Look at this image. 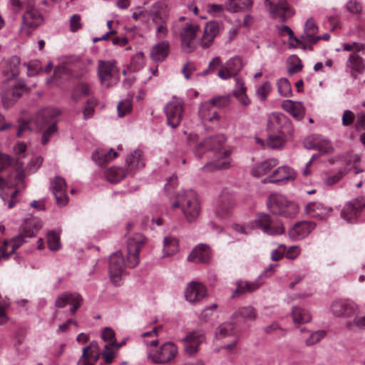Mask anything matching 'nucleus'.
<instances>
[{"instance_id": "1", "label": "nucleus", "mask_w": 365, "mask_h": 365, "mask_svg": "<svg viewBox=\"0 0 365 365\" xmlns=\"http://www.w3.org/2000/svg\"><path fill=\"white\" fill-rule=\"evenodd\" d=\"M226 141L224 135H217L205 138L197 144L195 148V155L200 158L204 152L208 150H217L215 160L213 162L207 163L202 169L207 171H214L227 168L230 163V151L228 150H221L223 143Z\"/></svg>"}, {"instance_id": "2", "label": "nucleus", "mask_w": 365, "mask_h": 365, "mask_svg": "<svg viewBox=\"0 0 365 365\" xmlns=\"http://www.w3.org/2000/svg\"><path fill=\"white\" fill-rule=\"evenodd\" d=\"M172 208L180 207L185 217L189 222H194L200 215V205L197 193L192 190H182L177 194L176 201Z\"/></svg>"}, {"instance_id": "3", "label": "nucleus", "mask_w": 365, "mask_h": 365, "mask_svg": "<svg viewBox=\"0 0 365 365\" xmlns=\"http://www.w3.org/2000/svg\"><path fill=\"white\" fill-rule=\"evenodd\" d=\"M267 205L270 212L287 218H293L299 212L298 205L293 201H289L281 194H272L269 195Z\"/></svg>"}, {"instance_id": "4", "label": "nucleus", "mask_w": 365, "mask_h": 365, "mask_svg": "<svg viewBox=\"0 0 365 365\" xmlns=\"http://www.w3.org/2000/svg\"><path fill=\"white\" fill-rule=\"evenodd\" d=\"M29 88L23 80H17L14 83L4 84L0 91L1 103L4 108H11Z\"/></svg>"}, {"instance_id": "5", "label": "nucleus", "mask_w": 365, "mask_h": 365, "mask_svg": "<svg viewBox=\"0 0 365 365\" xmlns=\"http://www.w3.org/2000/svg\"><path fill=\"white\" fill-rule=\"evenodd\" d=\"M200 29L197 24L186 22L178 31L181 39L182 49L186 53H192L197 46V36Z\"/></svg>"}, {"instance_id": "6", "label": "nucleus", "mask_w": 365, "mask_h": 365, "mask_svg": "<svg viewBox=\"0 0 365 365\" xmlns=\"http://www.w3.org/2000/svg\"><path fill=\"white\" fill-rule=\"evenodd\" d=\"M98 76L101 84L107 88L118 81L119 71L115 60L98 61Z\"/></svg>"}, {"instance_id": "7", "label": "nucleus", "mask_w": 365, "mask_h": 365, "mask_svg": "<svg viewBox=\"0 0 365 365\" xmlns=\"http://www.w3.org/2000/svg\"><path fill=\"white\" fill-rule=\"evenodd\" d=\"M267 129L270 132L278 133L283 135H291L293 128L290 119L279 112L270 113L267 118Z\"/></svg>"}, {"instance_id": "8", "label": "nucleus", "mask_w": 365, "mask_h": 365, "mask_svg": "<svg viewBox=\"0 0 365 365\" xmlns=\"http://www.w3.org/2000/svg\"><path fill=\"white\" fill-rule=\"evenodd\" d=\"M255 224L264 234L269 235H282L285 232L282 223L267 213H259L255 218Z\"/></svg>"}, {"instance_id": "9", "label": "nucleus", "mask_w": 365, "mask_h": 365, "mask_svg": "<svg viewBox=\"0 0 365 365\" xmlns=\"http://www.w3.org/2000/svg\"><path fill=\"white\" fill-rule=\"evenodd\" d=\"M145 242L144 237L140 234H136L133 238L128 240L127 245V258L125 261V267L129 268L135 267L139 262V253Z\"/></svg>"}, {"instance_id": "10", "label": "nucleus", "mask_w": 365, "mask_h": 365, "mask_svg": "<svg viewBox=\"0 0 365 365\" xmlns=\"http://www.w3.org/2000/svg\"><path fill=\"white\" fill-rule=\"evenodd\" d=\"M269 6V12L274 19L285 22L294 14V10L288 5L286 0H265Z\"/></svg>"}, {"instance_id": "11", "label": "nucleus", "mask_w": 365, "mask_h": 365, "mask_svg": "<svg viewBox=\"0 0 365 365\" xmlns=\"http://www.w3.org/2000/svg\"><path fill=\"white\" fill-rule=\"evenodd\" d=\"M40 227V225H36L35 230H32L31 231L29 230L28 228H26L24 234L16 236L10 242L4 241L1 248L2 257L8 259V257L25 242V237H31L35 236Z\"/></svg>"}, {"instance_id": "12", "label": "nucleus", "mask_w": 365, "mask_h": 365, "mask_svg": "<svg viewBox=\"0 0 365 365\" xmlns=\"http://www.w3.org/2000/svg\"><path fill=\"white\" fill-rule=\"evenodd\" d=\"M165 112L167 116L168 124L173 128H177L181 122L183 113L182 99L173 97L166 104Z\"/></svg>"}, {"instance_id": "13", "label": "nucleus", "mask_w": 365, "mask_h": 365, "mask_svg": "<svg viewBox=\"0 0 365 365\" xmlns=\"http://www.w3.org/2000/svg\"><path fill=\"white\" fill-rule=\"evenodd\" d=\"M108 269L112 283L115 286L120 285L125 271V259L121 252L118 251L110 255Z\"/></svg>"}, {"instance_id": "14", "label": "nucleus", "mask_w": 365, "mask_h": 365, "mask_svg": "<svg viewBox=\"0 0 365 365\" xmlns=\"http://www.w3.org/2000/svg\"><path fill=\"white\" fill-rule=\"evenodd\" d=\"M43 22L44 19L42 14L34 6H28L22 16L21 32L29 35L30 31L27 30L28 29H36Z\"/></svg>"}, {"instance_id": "15", "label": "nucleus", "mask_w": 365, "mask_h": 365, "mask_svg": "<svg viewBox=\"0 0 365 365\" xmlns=\"http://www.w3.org/2000/svg\"><path fill=\"white\" fill-rule=\"evenodd\" d=\"M60 114V111L55 108H46L38 115V120H41L45 123H49L47 118H50L51 125L43 132L41 138V143L46 145L50 140L51 137L57 131L56 122L53 119Z\"/></svg>"}, {"instance_id": "16", "label": "nucleus", "mask_w": 365, "mask_h": 365, "mask_svg": "<svg viewBox=\"0 0 365 365\" xmlns=\"http://www.w3.org/2000/svg\"><path fill=\"white\" fill-rule=\"evenodd\" d=\"M177 354L176 345L173 342H166L154 354H150L149 358L156 364H167L173 361Z\"/></svg>"}, {"instance_id": "17", "label": "nucleus", "mask_w": 365, "mask_h": 365, "mask_svg": "<svg viewBox=\"0 0 365 365\" xmlns=\"http://www.w3.org/2000/svg\"><path fill=\"white\" fill-rule=\"evenodd\" d=\"M205 340V335L203 331L197 330L189 332L182 339L185 344V352L191 356L198 351L199 346Z\"/></svg>"}, {"instance_id": "18", "label": "nucleus", "mask_w": 365, "mask_h": 365, "mask_svg": "<svg viewBox=\"0 0 365 365\" xmlns=\"http://www.w3.org/2000/svg\"><path fill=\"white\" fill-rule=\"evenodd\" d=\"M82 302L83 299L78 294L63 292L56 298L55 306L57 308L62 309L67 305H71L70 312L71 314H74L81 307Z\"/></svg>"}, {"instance_id": "19", "label": "nucleus", "mask_w": 365, "mask_h": 365, "mask_svg": "<svg viewBox=\"0 0 365 365\" xmlns=\"http://www.w3.org/2000/svg\"><path fill=\"white\" fill-rule=\"evenodd\" d=\"M50 187L58 205L65 206L68 203V200L66 195V183L65 180L60 176L56 177L51 180Z\"/></svg>"}, {"instance_id": "20", "label": "nucleus", "mask_w": 365, "mask_h": 365, "mask_svg": "<svg viewBox=\"0 0 365 365\" xmlns=\"http://www.w3.org/2000/svg\"><path fill=\"white\" fill-rule=\"evenodd\" d=\"M207 289L200 282H190L185 291V299L190 303H196L205 297Z\"/></svg>"}, {"instance_id": "21", "label": "nucleus", "mask_w": 365, "mask_h": 365, "mask_svg": "<svg viewBox=\"0 0 365 365\" xmlns=\"http://www.w3.org/2000/svg\"><path fill=\"white\" fill-rule=\"evenodd\" d=\"M296 173L291 168L284 165L277 168L270 175L267 176L264 182L276 183L284 180H294Z\"/></svg>"}, {"instance_id": "22", "label": "nucleus", "mask_w": 365, "mask_h": 365, "mask_svg": "<svg viewBox=\"0 0 365 365\" xmlns=\"http://www.w3.org/2000/svg\"><path fill=\"white\" fill-rule=\"evenodd\" d=\"M333 314L336 317H350L355 314L356 306L345 300L335 301L331 306Z\"/></svg>"}, {"instance_id": "23", "label": "nucleus", "mask_w": 365, "mask_h": 365, "mask_svg": "<svg viewBox=\"0 0 365 365\" xmlns=\"http://www.w3.org/2000/svg\"><path fill=\"white\" fill-rule=\"evenodd\" d=\"M211 259L210 247L205 244H200L193 249L188 255L187 260L195 263L207 264Z\"/></svg>"}, {"instance_id": "24", "label": "nucleus", "mask_w": 365, "mask_h": 365, "mask_svg": "<svg viewBox=\"0 0 365 365\" xmlns=\"http://www.w3.org/2000/svg\"><path fill=\"white\" fill-rule=\"evenodd\" d=\"M281 106L284 111L291 114L298 120L303 119L304 117L305 108L300 101L284 100L282 102Z\"/></svg>"}, {"instance_id": "25", "label": "nucleus", "mask_w": 365, "mask_h": 365, "mask_svg": "<svg viewBox=\"0 0 365 365\" xmlns=\"http://www.w3.org/2000/svg\"><path fill=\"white\" fill-rule=\"evenodd\" d=\"M314 228L315 224L312 222H299L291 229L289 235L295 240H301L306 237Z\"/></svg>"}, {"instance_id": "26", "label": "nucleus", "mask_w": 365, "mask_h": 365, "mask_svg": "<svg viewBox=\"0 0 365 365\" xmlns=\"http://www.w3.org/2000/svg\"><path fill=\"white\" fill-rule=\"evenodd\" d=\"M220 31V24L217 21H210L205 24L204 34L200 41V45L205 48L212 43L214 38Z\"/></svg>"}, {"instance_id": "27", "label": "nucleus", "mask_w": 365, "mask_h": 365, "mask_svg": "<svg viewBox=\"0 0 365 365\" xmlns=\"http://www.w3.org/2000/svg\"><path fill=\"white\" fill-rule=\"evenodd\" d=\"M125 165L132 172L143 168L145 166L143 152L139 149L132 151L125 158Z\"/></svg>"}, {"instance_id": "28", "label": "nucleus", "mask_w": 365, "mask_h": 365, "mask_svg": "<svg viewBox=\"0 0 365 365\" xmlns=\"http://www.w3.org/2000/svg\"><path fill=\"white\" fill-rule=\"evenodd\" d=\"M333 210L331 207L324 206L320 202H309L306 205L305 212L312 217L323 220L325 215Z\"/></svg>"}, {"instance_id": "29", "label": "nucleus", "mask_w": 365, "mask_h": 365, "mask_svg": "<svg viewBox=\"0 0 365 365\" xmlns=\"http://www.w3.org/2000/svg\"><path fill=\"white\" fill-rule=\"evenodd\" d=\"M170 44L168 41H163L153 46L150 50V57L156 62L163 61L168 55Z\"/></svg>"}, {"instance_id": "30", "label": "nucleus", "mask_w": 365, "mask_h": 365, "mask_svg": "<svg viewBox=\"0 0 365 365\" xmlns=\"http://www.w3.org/2000/svg\"><path fill=\"white\" fill-rule=\"evenodd\" d=\"M318 31V26L312 18L307 19L304 25V33L302 35L301 38L303 41L308 42L311 44L316 43V40L314 39L315 34Z\"/></svg>"}, {"instance_id": "31", "label": "nucleus", "mask_w": 365, "mask_h": 365, "mask_svg": "<svg viewBox=\"0 0 365 365\" xmlns=\"http://www.w3.org/2000/svg\"><path fill=\"white\" fill-rule=\"evenodd\" d=\"M278 164V160L275 158L267 159L255 166L252 169V174L255 177H260L267 174L272 168Z\"/></svg>"}, {"instance_id": "32", "label": "nucleus", "mask_w": 365, "mask_h": 365, "mask_svg": "<svg viewBox=\"0 0 365 365\" xmlns=\"http://www.w3.org/2000/svg\"><path fill=\"white\" fill-rule=\"evenodd\" d=\"M252 4V0H227L225 6L230 12H238L250 8Z\"/></svg>"}, {"instance_id": "33", "label": "nucleus", "mask_w": 365, "mask_h": 365, "mask_svg": "<svg viewBox=\"0 0 365 365\" xmlns=\"http://www.w3.org/2000/svg\"><path fill=\"white\" fill-rule=\"evenodd\" d=\"M260 284L257 282H243L237 281V287L234 291L232 298L247 292H252L259 287Z\"/></svg>"}, {"instance_id": "34", "label": "nucleus", "mask_w": 365, "mask_h": 365, "mask_svg": "<svg viewBox=\"0 0 365 365\" xmlns=\"http://www.w3.org/2000/svg\"><path fill=\"white\" fill-rule=\"evenodd\" d=\"M242 318L245 321H255L257 317V312L255 308L252 306L240 307L233 314V318Z\"/></svg>"}, {"instance_id": "35", "label": "nucleus", "mask_w": 365, "mask_h": 365, "mask_svg": "<svg viewBox=\"0 0 365 365\" xmlns=\"http://www.w3.org/2000/svg\"><path fill=\"white\" fill-rule=\"evenodd\" d=\"M292 315L295 324L307 323L312 319V317L309 312L299 307H294L292 308Z\"/></svg>"}, {"instance_id": "36", "label": "nucleus", "mask_w": 365, "mask_h": 365, "mask_svg": "<svg viewBox=\"0 0 365 365\" xmlns=\"http://www.w3.org/2000/svg\"><path fill=\"white\" fill-rule=\"evenodd\" d=\"M225 66L230 70L232 73L235 76V82H237V80H241L238 77V73L243 68L242 60L239 56H235L228 59L225 63Z\"/></svg>"}, {"instance_id": "37", "label": "nucleus", "mask_w": 365, "mask_h": 365, "mask_svg": "<svg viewBox=\"0 0 365 365\" xmlns=\"http://www.w3.org/2000/svg\"><path fill=\"white\" fill-rule=\"evenodd\" d=\"M92 94L91 86L86 83H78L73 89L72 98L74 101H79L82 97L88 96Z\"/></svg>"}, {"instance_id": "38", "label": "nucleus", "mask_w": 365, "mask_h": 365, "mask_svg": "<svg viewBox=\"0 0 365 365\" xmlns=\"http://www.w3.org/2000/svg\"><path fill=\"white\" fill-rule=\"evenodd\" d=\"M347 67L359 73L364 72L365 64L363 58L356 53H351L346 63Z\"/></svg>"}, {"instance_id": "39", "label": "nucleus", "mask_w": 365, "mask_h": 365, "mask_svg": "<svg viewBox=\"0 0 365 365\" xmlns=\"http://www.w3.org/2000/svg\"><path fill=\"white\" fill-rule=\"evenodd\" d=\"M167 3L164 0H159L151 6L149 13L154 23H158V21L163 19L160 14L167 8Z\"/></svg>"}, {"instance_id": "40", "label": "nucleus", "mask_w": 365, "mask_h": 365, "mask_svg": "<svg viewBox=\"0 0 365 365\" xmlns=\"http://www.w3.org/2000/svg\"><path fill=\"white\" fill-rule=\"evenodd\" d=\"M235 327L233 323L226 322L220 324L216 329L215 335L218 339H224L235 335Z\"/></svg>"}, {"instance_id": "41", "label": "nucleus", "mask_w": 365, "mask_h": 365, "mask_svg": "<svg viewBox=\"0 0 365 365\" xmlns=\"http://www.w3.org/2000/svg\"><path fill=\"white\" fill-rule=\"evenodd\" d=\"M234 94L243 106H248L250 103V100L246 94V87L243 81L237 80Z\"/></svg>"}, {"instance_id": "42", "label": "nucleus", "mask_w": 365, "mask_h": 365, "mask_svg": "<svg viewBox=\"0 0 365 365\" xmlns=\"http://www.w3.org/2000/svg\"><path fill=\"white\" fill-rule=\"evenodd\" d=\"M359 212L357 211L351 203L347 202L341 210V217L348 222H354L356 220Z\"/></svg>"}, {"instance_id": "43", "label": "nucleus", "mask_w": 365, "mask_h": 365, "mask_svg": "<svg viewBox=\"0 0 365 365\" xmlns=\"http://www.w3.org/2000/svg\"><path fill=\"white\" fill-rule=\"evenodd\" d=\"M117 156L118 153L113 151L112 148H110L109 151L100 150L93 154V160L97 161L99 164L108 162Z\"/></svg>"}, {"instance_id": "44", "label": "nucleus", "mask_w": 365, "mask_h": 365, "mask_svg": "<svg viewBox=\"0 0 365 365\" xmlns=\"http://www.w3.org/2000/svg\"><path fill=\"white\" fill-rule=\"evenodd\" d=\"M277 91L279 94L285 98L291 97L292 96V86L286 78H279L277 81Z\"/></svg>"}, {"instance_id": "45", "label": "nucleus", "mask_w": 365, "mask_h": 365, "mask_svg": "<svg viewBox=\"0 0 365 365\" xmlns=\"http://www.w3.org/2000/svg\"><path fill=\"white\" fill-rule=\"evenodd\" d=\"M20 65V58L17 56H12L5 62L6 68L4 70L11 77H16L19 73V66Z\"/></svg>"}, {"instance_id": "46", "label": "nucleus", "mask_w": 365, "mask_h": 365, "mask_svg": "<svg viewBox=\"0 0 365 365\" xmlns=\"http://www.w3.org/2000/svg\"><path fill=\"white\" fill-rule=\"evenodd\" d=\"M178 251V241L173 237L164 238L163 252L165 256H170Z\"/></svg>"}, {"instance_id": "47", "label": "nucleus", "mask_w": 365, "mask_h": 365, "mask_svg": "<svg viewBox=\"0 0 365 365\" xmlns=\"http://www.w3.org/2000/svg\"><path fill=\"white\" fill-rule=\"evenodd\" d=\"M46 237L48 246L51 250L56 251L61 248V245L58 233L53 230L49 231L47 233Z\"/></svg>"}, {"instance_id": "48", "label": "nucleus", "mask_w": 365, "mask_h": 365, "mask_svg": "<svg viewBox=\"0 0 365 365\" xmlns=\"http://www.w3.org/2000/svg\"><path fill=\"white\" fill-rule=\"evenodd\" d=\"M125 177V171L120 168H111L106 172V178L111 182H118Z\"/></svg>"}, {"instance_id": "49", "label": "nucleus", "mask_w": 365, "mask_h": 365, "mask_svg": "<svg viewBox=\"0 0 365 365\" xmlns=\"http://www.w3.org/2000/svg\"><path fill=\"white\" fill-rule=\"evenodd\" d=\"M272 86L269 81H265L256 90V96L260 102H264L272 91Z\"/></svg>"}, {"instance_id": "50", "label": "nucleus", "mask_w": 365, "mask_h": 365, "mask_svg": "<svg viewBox=\"0 0 365 365\" xmlns=\"http://www.w3.org/2000/svg\"><path fill=\"white\" fill-rule=\"evenodd\" d=\"M349 169L347 167H343L334 175L329 176L325 180L327 185H332L339 182L345 175L348 174Z\"/></svg>"}, {"instance_id": "51", "label": "nucleus", "mask_w": 365, "mask_h": 365, "mask_svg": "<svg viewBox=\"0 0 365 365\" xmlns=\"http://www.w3.org/2000/svg\"><path fill=\"white\" fill-rule=\"evenodd\" d=\"M284 136L282 134L269 135L267 140V146L272 149L281 148L284 143Z\"/></svg>"}, {"instance_id": "52", "label": "nucleus", "mask_w": 365, "mask_h": 365, "mask_svg": "<svg viewBox=\"0 0 365 365\" xmlns=\"http://www.w3.org/2000/svg\"><path fill=\"white\" fill-rule=\"evenodd\" d=\"M208 103L211 106L222 108L227 107L230 103V96H220L214 97Z\"/></svg>"}, {"instance_id": "53", "label": "nucleus", "mask_w": 365, "mask_h": 365, "mask_svg": "<svg viewBox=\"0 0 365 365\" xmlns=\"http://www.w3.org/2000/svg\"><path fill=\"white\" fill-rule=\"evenodd\" d=\"M131 109L132 102L130 99L127 98L120 101L117 106L118 116H125L131 111Z\"/></svg>"}, {"instance_id": "54", "label": "nucleus", "mask_w": 365, "mask_h": 365, "mask_svg": "<svg viewBox=\"0 0 365 365\" xmlns=\"http://www.w3.org/2000/svg\"><path fill=\"white\" fill-rule=\"evenodd\" d=\"M322 153H330L333 151V147L329 140L324 138H321L318 135L317 149Z\"/></svg>"}, {"instance_id": "55", "label": "nucleus", "mask_w": 365, "mask_h": 365, "mask_svg": "<svg viewBox=\"0 0 365 365\" xmlns=\"http://www.w3.org/2000/svg\"><path fill=\"white\" fill-rule=\"evenodd\" d=\"M211 108L212 106L208 102L202 103L199 109V115L202 121H212V117H211Z\"/></svg>"}, {"instance_id": "56", "label": "nucleus", "mask_w": 365, "mask_h": 365, "mask_svg": "<svg viewBox=\"0 0 365 365\" xmlns=\"http://www.w3.org/2000/svg\"><path fill=\"white\" fill-rule=\"evenodd\" d=\"M222 63V61L220 56L214 57L208 64L207 68L202 72V75H207L213 73L216 71L218 68H220Z\"/></svg>"}, {"instance_id": "57", "label": "nucleus", "mask_w": 365, "mask_h": 365, "mask_svg": "<svg viewBox=\"0 0 365 365\" xmlns=\"http://www.w3.org/2000/svg\"><path fill=\"white\" fill-rule=\"evenodd\" d=\"M96 105L97 101L93 98H89L87 101L86 105L83 109V117L85 119L90 118L93 116Z\"/></svg>"}, {"instance_id": "58", "label": "nucleus", "mask_w": 365, "mask_h": 365, "mask_svg": "<svg viewBox=\"0 0 365 365\" xmlns=\"http://www.w3.org/2000/svg\"><path fill=\"white\" fill-rule=\"evenodd\" d=\"M102 339L103 341H107L108 346H114L116 344L115 339L114 331L110 327H106L102 332Z\"/></svg>"}, {"instance_id": "59", "label": "nucleus", "mask_w": 365, "mask_h": 365, "mask_svg": "<svg viewBox=\"0 0 365 365\" xmlns=\"http://www.w3.org/2000/svg\"><path fill=\"white\" fill-rule=\"evenodd\" d=\"M325 331L319 330L311 333L309 337L306 340L305 343L307 346L313 345L319 342L325 336Z\"/></svg>"}, {"instance_id": "60", "label": "nucleus", "mask_w": 365, "mask_h": 365, "mask_svg": "<svg viewBox=\"0 0 365 365\" xmlns=\"http://www.w3.org/2000/svg\"><path fill=\"white\" fill-rule=\"evenodd\" d=\"M157 25L156 28V36L158 38H163L167 36L168 30L166 26V22L165 19L158 21V23H155Z\"/></svg>"}, {"instance_id": "61", "label": "nucleus", "mask_w": 365, "mask_h": 365, "mask_svg": "<svg viewBox=\"0 0 365 365\" xmlns=\"http://www.w3.org/2000/svg\"><path fill=\"white\" fill-rule=\"evenodd\" d=\"M98 352L99 347L98 343L95 341H91L89 345L83 349V356L88 355V357H93L95 354Z\"/></svg>"}, {"instance_id": "62", "label": "nucleus", "mask_w": 365, "mask_h": 365, "mask_svg": "<svg viewBox=\"0 0 365 365\" xmlns=\"http://www.w3.org/2000/svg\"><path fill=\"white\" fill-rule=\"evenodd\" d=\"M286 246L283 244H281L278 246V247L271 252V259L273 261H279L281 259L285 253Z\"/></svg>"}, {"instance_id": "63", "label": "nucleus", "mask_w": 365, "mask_h": 365, "mask_svg": "<svg viewBox=\"0 0 365 365\" xmlns=\"http://www.w3.org/2000/svg\"><path fill=\"white\" fill-rule=\"evenodd\" d=\"M348 202L351 203L353 207L360 212L365 207V197L359 196Z\"/></svg>"}, {"instance_id": "64", "label": "nucleus", "mask_w": 365, "mask_h": 365, "mask_svg": "<svg viewBox=\"0 0 365 365\" xmlns=\"http://www.w3.org/2000/svg\"><path fill=\"white\" fill-rule=\"evenodd\" d=\"M355 127L357 130H365V111L357 113Z\"/></svg>"}]
</instances>
